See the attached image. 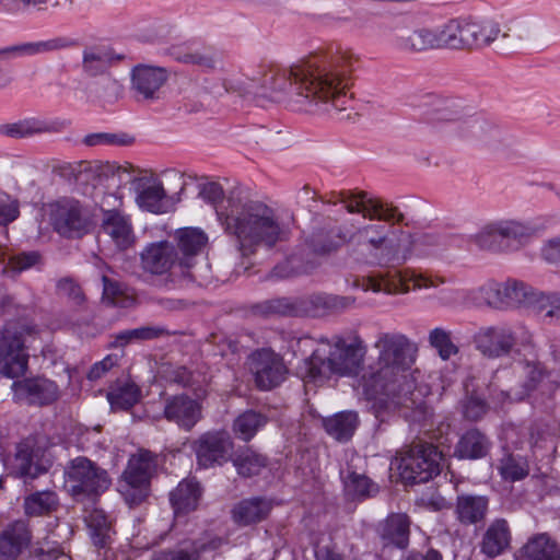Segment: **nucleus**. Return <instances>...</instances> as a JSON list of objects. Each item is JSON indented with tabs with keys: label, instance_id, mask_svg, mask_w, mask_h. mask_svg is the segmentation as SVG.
<instances>
[{
	"label": "nucleus",
	"instance_id": "nucleus-50",
	"mask_svg": "<svg viewBox=\"0 0 560 560\" xmlns=\"http://www.w3.org/2000/svg\"><path fill=\"white\" fill-rule=\"evenodd\" d=\"M86 522L94 545L97 547H105L110 538L113 529L104 511L93 510L89 514Z\"/></svg>",
	"mask_w": 560,
	"mask_h": 560
},
{
	"label": "nucleus",
	"instance_id": "nucleus-47",
	"mask_svg": "<svg viewBox=\"0 0 560 560\" xmlns=\"http://www.w3.org/2000/svg\"><path fill=\"white\" fill-rule=\"evenodd\" d=\"M168 335V330L163 326L148 325L135 329H128L118 332L112 342L113 347H125L132 341H143L158 339Z\"/></svg>",
	"mask_w": 560,
	"mask_h": 560
},
{
	"label": "nucleus",
	"instance_id": "nucleus-64",
	"mask_svg": "<svg viewBox=\"0 0 560 560\" xmlns=\"http://www.w3.org/2000/svg\"><path fill=\"white\" fill-rule=\"evenodd\" d=\"M51 0H0V11L16 14L27 11L30 8L42 10Z\"/></svg>",
	"mask_w": 560,
	"mask_h": 560
},
{
	"label": "nucleus",
	"instance_id": "nucleus-12",
	"mask_svg": "<svg viewBox=\"0 0 560 560\" xmlns=\"http://www.w3.org/2000/svg\"><path fill=\"white\" fill-rule=\"evenodd\" d=\"M408 282H412L413 290L436 288L445 282L444 278L427 273H417L413 270H387L368 278V289L387 294H405L410 291Z\"/></svg>",
	"mask_w": 560,
	"mask_h": 560
},
{
	"label": "nucleus",
	"instance_id": "nucleus-43",
	"mask_svg": "<svg viewBox=\"0 0 560 560\" xmlns=\"http://www.w3.org/2000/svg\"><path fill=\"white\" fill-rule=\"evenodd\" d=\"M267 423L268 417L265 413L250 409L235 418L233 431L238 439L248 442Z\"/></svg>",
	"mask_w": 560,
	"mask_h": 560
},
{
	"label": "nucleus",
	"instance_id": "nucleus-38",
	"mask_svg": "<svg viewBox=\"0 0 560 560\" xmlns=\"http://www.w3.org/2000/svg\"><path fill=\"white\" fill-rule=\"evenodd\" d=\"M201 490L199 483L194 479H185L170 494L174 513H188L194 511L199 502Z\"/></svg>",
	"mask_w": 560,
	"mask_h": 560
},
{
	"label": "nucleus",
	"instance_id": "nucleus-14",
	"mask_svg": "<svg viewBox=\"0 0 560 560\" xmlns=\"http://www.w3.org/2000/svg\"><path fill=\"white\" fill-rule=\"evenodd\" d=\"M49 220L55 231L66 237L81 236L89 226L82 206L73 199H62L50 205Z\"/></svg>",
	"mask_w": 560,
	"mask_h": 560
},
{
	"label": "nucleus",
	"instance_id": "nucleus-1",
	"mask_svg": "<svg viewBox=\"0 0 560 560\" xmlns=\"http://www.w3.org/2000/svg\"><path fill=\"white\" fill-rule=\"evenodd\" d=\"M358 58L348 50L315 54L289 68H275L272 101H287L301 110H346L351 104L348 90Z\"/></svg>",
	"mask_w": 560,
	"mask_h": 560
},
{
	"label": "nucleus",
	"instance_id": "nucleus-35",
	"mask_svg": "<svg viewBox=\"0 0 560 560\" xmlns=\"http://www.w3.org/2000/svg\"><path fill=\"white\" fill-rule=\"evenodd\" d=\"M520 560H560V545L546 533L537 534L522 547Z\"/></svg>",
	"mask_w": 560,
	"mask_h": 560
},
{
	"label": "nucleus",
	"instance_id": "nucleus-31",
	"mask_svg": "<svg viewBox=\"0 0 560 560\" xmlns=\"http://www.w3.org/2000/svg\"><path fill=\"white\" fill-rule=\"evenodd\" d=\"M459 139H475L490 150H499L505 145L504 132L494 124L474 115Z\"/></svg>",
	"mask_w": 560,
	"mask_h": 560
},
{
	"label": "nucleus",
	"instance_id": "nucleus-60",
	"mask_svg": "<svg viewBox=\"0 0 560 560\" xmlns=\"http://www.w3.org/2000/svg\"><path fill=\"white\" fill-rule=\"evenodd\" d=\"M84 144L89 147L107 144V145H129L133 142V138L127 133H91L84 140Z\"/></svg>",
	"mask_w": 560,
	"mask_h": 560
},
{
	"label": "nucleus",
	"instance_id": "nucleus-19",
	"mask_svg": "<svg viewBox=\"0 0 560 560\" xmlns=\"http://www.w3.org/2000/svg\"><path fill=\"white\" fill-rule=\"evenodd\" d=\"M477 349L488 358H500L511 352L516 343L513 330L504 325L482 327L475 335Z\"/></svg>",
	"mask_w": 560,
	"mask_h": 560
},
{
	"label": "nucleus",
	"instance_id": "nucleus-39",
	"mask_svg": "<svg viewBox=\"0 0 560 560\" xmlns=\"http://www.w3.org/2000/svg\"><path fill=\"white\" fill-rule=\"evenodd\" d=\"M103 229L121 250L131 247L135 243L130 219L121 213L109 214L108 218H104Z\"/></svg>",
	"mask_w": 560,
	"mask_h": 560
},
{
	"label": "nucleus",
	"instance_id": "nucleus-58",
	"mask_svg": "<svg viewBox=\"0 0 560 560\" xmlns=\"http://www.w3.org/2000/svg\"><path fill=\"white\" fill-rule=\"evenodd\" d=\"M346 490L352 498H366L377 492V487L363 475L351 472L346 481Z\"/></svg>",
	"mask_w": 560,
	"mask_h": 560
},
{
	"label": "nucleus",
	"instance_id": "nucleus-62",
	"mask_svg": "<svg viewBox=\"0 0 560 560\" xmlns=\"http://www.w3.org/2000/svg\"><path fill=\"white\" fill-rule=\"evenodd\" d=\"M463 415L470 421H477L481 419L488 411V404L485 399L471 395L467 397L462 405Z\"/></svg>",
	"mask_w": 560,
	"mask_h": 560
},
{
	"label": "nucleus",
	"instance_id": "nucleus-26",
	"mask_svg": "<svg viewBox=\"0 0 560 560\" xmlns=\"http://www.w3.org/2000/svg\"><path fill=\"white\" fill-rule=\"evenodd\" d=\"M352 226L327 224L316 229L307 240L314 253L326 254L336 250L341 245L351 244Z\"/></svg>",
	"mask_w": 560,
	"mask_h": 560
},
{
	"label": "nucleus",
	"instance_id": "nucleus-36",
	"mask_svg": "<svg viewBox=\"0 0 560 560\" xmlns=\"http://www.w3.org/2000/svg\"><path fill=\"white\" fill-rule=\"evenodd\" d=\"M271 511V503L262 498L244 499L236 503L232 510L233 521L247 526L265 520Z\"/></svg>",
	"mask_w": 560,
	"mask_h": 560
},
{
	"label": "nucleus",
	"instance_id": "nucleus-17",
	"mask_svg": "<svg viewBox=\"0 0 560 560\" xmlns=\"http://www.w3.org/2000/svg\"><path fill=\"white\" fill-rule=\"evenodd\" d=\"M154 420L162 418L190 431L201 419V406L187 395L168 396L164 400L163 412L153 415Z\"/></svg>",
	"mask_w": 560,
	"mask_h": 560
},
{
	"label": "nucleus",
	"instance_id": "nucleus-8",
	"mask_svg": "<svg viewBox=\"0 0 560 560\" xmlns=\"http://www.w3.org/2000/svg\"><path fill=\"white\" fill-rule=\"evenodd\" d=\"M442 49H474L489 45L501 30L494 22L453 19L439 26Z\"/></svg>",
	"mask_w": 560,
	"mask_h": 560
},
{
	"label": "nucleus",
	"instance_id": "nucleus-57",
	"mask_svg": "<svg viewBox=\"0 0 560 560\" xmlns=\"http://www.w3.org/2000/svg\"><path fill=\"white\" fill-rule=\"evenodd\" d=\"M275 80V67H272L250 78L248 90L256 96L266 97L272 101V88Z\"/></svg>",
	"mask_w": 560,
	"mask_h": 560
},
{
	"label": "nucleus",
	"instance_id": "nucleus-24",
	"mask_svg": "<svg viewBox=\"0 0 560 560\" xmlns=\"http://www.w3.org/2000/svg\"><path fill=\"white\" fill-rule=\"evenodd\" d=\"M141 267L152 275H164L178 267L175 247L166 241L151 243L140 254Z\"/></svg>",
	"mask_w": 560,
	"mask_h": 560
},
{
	"label": "nucleus",
	"instance_id": "nucleus-9",
	"mask_svg": "<svg viewBox=\"0 0 560 560\" xmlns=\"http://www.w3.org/2000/svg\"><path fill=\"white\" fill-rule=\"evenodd\" d=\"M35 331L24 323L8 324L0 335V374L9 378L24 375L28 366L26 338Z\"/></svg>",
	"mask_w": 560,
	"mask_h": 560
},
{
	"label": "nucleus",
	"instance_id": "nucleus-42",
	"mask_svg": "<svg viewBox=\"0 0 560 560\" xmlns=\"http://www.w3.org/2000/svg\"><path fill=\"white\" fill-rule=\"evenodd\" d=\"M504 282L488 281L481 287L471 290L469 296L477 306L505 308Z\"/></svg>",
	"mask_w": 560,
	"mask_h": 560
},
{
	"label": "nucleus",
	"instance_id": "nucleus-45",
	"mask_svg": "<svg viewBox=\"0 0 560 560\" xmlns=\"http://www.w3.org/2000/svg\"><path fill=\"white\" fill-rule=\"evenodd\" d=\"M58 495L50 490L36 491L24 498V511L28 516H40L56 511Z\"/></svg>",
	"mask_w": 560,
	"mask_h": 560
},
{
	"label": "nucleus",
	"instance_id": "nucleus-7",
	"mask_svg": "<svg viewBox=\"0 0 560 560\" xmlns=\"http://www.w3.org/2000/svg\"><path fill=\"white\" fill-rule=\"evenodd\" d=\"M110 485L107 470L85 456L71 459L65 468V488L78 501L95 499Z\"/></svg>",
	"mask_w": 560,
	"mask_h": 560
},
{
	"label": "nucleus",
	"instance_id": "nucleus-3",
	"mask_svg": "<svg viewBox=\"0 0 560 560\" xmlns=\"http://www.w3.org/2000/svg\"><path fill=\"white\" fill-rule=\"evenodd\" d=\"M226 202V207L217 209V214L243 257L256 254L259 248L272 249L290 238L289 224L265 202L233 197Z\"/></svg>",
	"mask_w": 560,
	"mask_h": 560
},
{
	"label": "nucleus",
	"instance_id": "nucleus-55",
	"mask_svg": "<svg viewBox=\"0 0 560 560\" xmlns=\"http://www.w3.org/2000/svg\"><path fill=\"white\" fill-rule=\"evenodd\" d=\"M103 300L114 306L127 307L132 303V298L129 296L122 285L108 277L103 276Z\"/></svg>",
	"mask_w": 560,
	"mask_h": 560
},
{
	"label": "nucleus",
	"instance_id": "nucleus-4",
	"mask_svg": "<svg viewBox=\"0 0 560 560\" xmlns=\"http://www.w3.org/2000/svg\"><path fill=\"white\" fill-rule=\"evenodd\" d=\"M368 347L363 339L353 335L349 339L334 336L322 338L310 358L298 368V374L305 382L323 383L332 375L355 374L364 362Z\"/></svg>",
	"mask_w": 560,
	"mask_h": 560
},
{
	"label": "nucleus",
	"instance_id": "nucleus-20",
	"mask_svg": "<svg viewBox=\"0 0 560 560\" xmlns=\"http://www.w3.org/2000/svg\"><path fill=\"white\" fill-rule=\"evenodd\" d=\"M14 398L30 405H48L59 397V388L55 382L45 377H33L12 384Z\"/></svg>",
	"mask_w": 560,
	"mask_h": 560
},
{
	"label": "nucleus",
	"instance_id": "nucleus-25",
	"mask_svg": "<svg viewBox=\"0 0 560 560\" xmlns=\"http://www.w3.org/2000/svg\"><path fill=\"white\" fill-rule=\"evenodd\" d=\"M301 315L324 317L343 312L354 304L351 296L315 293L300 298Z\"/></svg>",
	"mask_w": 560,
	"mask_h": 560
},
{
	"label": "nucleus",
	"instance_id": "nucleus-21",
	"mask_svg": "<svg viewBox=\"0 0 560 560\" xmlns=\"http://www.w3.org/2000/svg\"><path fill=\"white\" fill-rule=\"evenodd\" d=\"M394 45L410 54L442 49L439 26L402 30L395 35Z\"/></svg>",
	"mask_w": 560,
	"mask_h": 560
},
{
	"label": "nucleus",
	"instance_id": "nucleus-54",
	"mask_svg": "<svg viewBox=\"0 0 560 560\" xmlns=\"http://www.w3.org/2000/svg\"><path fill=\"white\" fill-rule=\"evenodd\" d=\"M499 470L502 478L510 481L524 479L529 472L526 459L511 454L500 460Z\"/></svg>",
	"mask_w": 560,
	"mask_h": 560
},
{
	"label": "nucleus",
	"instance_id": "nucleus-10",
	"mask_svg": "<svg viewBox=\"0 0 560 560\" xmlns=\"http://www.w3.org/2000/svg\"><path fill=\"white\" fill-rule=\"evenodd\" d=\"M156 467V456L147 450H140L129 458L118 482V491L129 505H138L148 498Z\"/></svg>",
	"mask_w": 560,
	"mask_h": 560
},
{
	"label": "nucleus",
	"instance_id": "nucleus-34",
	"mask_svg": "<svg viewBox=\"0 0 560 560\" xmlns=\"http://www.w3.org/2000/svg\"><path fill=\"white\" fill-rule=\"evenodd\" d=\"M489 500L483 495L462 494L457 497L455 514L464 525L482 522L487 515Z\"/></svg>",
	"mask_w": 560,
	"mask_h": 560
},
{
	"label": "nucleus",
	"instance_id": "nucleus-2",
	"mask_svg": "<svg viewBox=\"0 0 560 560\" xmlns=\"http://www.w3.org/2000/svg\"><path fill=\"white\" fill-rule=\"evenodd\" d=\"M373 348L376 362L362 376L369 399L389 400L401 409L402 416L415 422L425 419V388L419 387L411 372L417 351L411 340L398 331H380Z\"/></svg>",
	"mask_w": 560,
	"mask_h": 560
},
{
	"label": "nucleus",
	"instance_id": "nucleus-52",
	"mask_svg": "<svg viewBox=\"0 0 560 560\" xmlns=\"http://www.w3.org/2000/svg\"><path fill=\"white\" fill-rule=\"evenodd\" d=\"M222 544L221 538H213L209 542H202L199 545H192L191 549H179L161 551L154 555L152 560H198L201 551L207 549L214 550Z\"/></svg>",
	"mask_w": 560,
	"mask_h": 560
},
{
	"label": "nucleus",
	"instance_id": "nucleus-18",
	"mask_svg": "<svg viewBox=\"0 0 560 560\" xmlns=\"http://www.w3.org/2000/svg\"><path fill=\"white\" fill-rule=\"evenodd\" d=\"M233 443L224 431L207 432L195 442L198 465L209 468L225 463L232 451Z\"/></svg>",
	"mask_w": 560,
	"mask_h": 560
},
{
	"label": "nucleus",
	"instance_id": "nucleus-16",
	"mask_svg": "<svg viewBox=\"0 0 560 560\" xmlns=\"http://www.w3.org/2000/svg\"><path fill=\"white\" fill-rule=\"evenodd\" d=\"M472 117L470 108L460 98L440 96L434 103L431 119L435 125H445L450 136L460 138Z\"/></svg>",
	"mask_w": 560,
	"mask_h": 560
},
{
	"label": "nucleus",
	"instance_id": "nucleus-49",
	"mask_svg": "<svg viewBox=\"0 0 560 560\" xmlns=\"http://www.w3.org/2000/svg\"><path fill=\"white\" fill-rule=\"evenodd\" d=\"M113 408L127 410L140 399V388L132 382L126 381L113 388L108 395Z\"/></svg>",
	"mask_w": 560,
	"mask_h": 560
},
{
	"label": "nucleus",
	"instance_id": "nucleus-51",
	"mask_svg": "<svg viewBox=\"0 0 560 560\" xmlns=\"http://www.w3.org/2000/svg\"><path fill=\"white\" fill-rule=\"evenodd\" d=\"M233 463L241 476L252 477L258 475L261 469L266 467L267 458L264 455L247 448L237 454Z\"/></svg>",
	"mask_w": 560,
	"mask_h": 560
},
{
	"label": "nucleus",
	"instance_id": "nucleus-40",
	"mask_svg": "<svg viewBox=\"0 0 560 560\" xmlns=\"http://www.w3.org/2000/svg\"><path fill=\"white\" fill-rule=\"evenodd\" d=\"M57 131L54 124L31 117L0 126V132L10 138H26L34 135Z\"/></svg>",
	"mask_w": 560,
	"mask_h": 560
},
{
	"label": "nucleus",
	"instance_id": "nucleus-32",
	"mask_svg": "<svg viewBox=\"0 0 560 560\" xmlns=\"http://www.w3.org/2000/svg\"><path fill=\"white\" fill-rule=\"evenodd\" d=\"M411 521L405 513H392L380 525V537L385 545L406 549L409 545Z\"/></svg>",
	"mask_w": 560,
	"mask_h": 560
},
{
	"label": "nucleus",
	"instance_id": "nucleus-41",
	"mask_svg": "<svg viewBox=\"0 0 560 560\" xmlns=\"http://www.w3.org/2000/svg\"><path fill=\"white\" fill-rule=\"evenodd\" d=\"M358 416L352 411H342L324 419L326 432L339 442H347L358 427Z\"/></svg>",
	"mask_w": 560,
	"mask_h": 560
},
{
	"label": "nucleus",
	"instance_id": "nucleus-23",
	"mask_svg": "<svg viewBox=\"0 0 560 560\" xmlns=\"http://www.w3.org/2000/svg\"><path fill=\"white\" fill-rule=\"evenodd\" d=\"M515 371L524 377L522 384L523 389L510 388L509 390H498L494 385H491L490 395L493 399L501 402L522 400L530 390L535 389L546 376L544 368L537 362H521L516 365Z\"/></svg>",
	"mask_w": 560,
	"mask_h": 560
},
{
	"label": "nucleus",
	"instance_id": "nucleus-63",
	"mask_svg": "<svg viewBox=\"0 0 560 560\" xmlns=\"http://www.w3.org/2000/svg\"><path fill=\"white\" fill-rule=\"evenodd\" d=\"M39 255L36 252L21 253L14 256H10L8 266L3 269V272H15L19 273L26 270L37 264Z\"/></svg>",
	"mask_w": 560,
	"mask_h": 560
},
{
	"label": "nucleus",
	"instance_id": "nucleus-22",
	"mask_svg": "<svg viewBox=\"0 0 560 560\" xmlns=\"http://www.w3.org/2000/svg\"><path fill=\"white\" fill-rule=\"evenodd\" d=\"M166 81L167 71L162 67L137 65L131 70V90L143 100L159 98Z\"/></svg>",
	"mask_w": 560,
	"mask_h": 560
},
{
	"label": "nucleus",
	"instance_id": "nucleus-6",
	"mask_svg": "<svg viewBox=\"0 0 560 560\" xmlns=\"http://www.w3.org/2000/svg\"><path fill=\"white\" fill-rule=\"evenodd\" d=\"M535 235V228L525 222L498 220L481 226L470 236V242L480 249L501 253L525 246Z\"/></svg>",
	"mask_w": 560,
	"mask_h": 560
},
{
	"label": "nucleus",
	"instance_id": "nucleus-37",
	"mask_svg": "<svg viewBox=\"0 0 560 560\" xmlns=\"http://www.w3.org/2000/svg\"><path fill=\"white\" fill-rule=\"evenodd\" d=\"M510 528L505 520H495L487 528L480 545L481 552L494 558L501 555L510 545Z\"/></svg>",
	"mask_w": 560,
	"mask_h": 560
},
{
	"label": "nucleus",
	"instance_id": "nucleus-53",
	"mask_svg": "<svg viewBox=\"0 0 560 560\" xmlns=\"http://www.w3.org/2000/svg\"><path fill=\"white\" fill-rule=\"evenodd\" d=\"M176 60L186 65L198 66L206 70H213L220 62L219 55L210 49H194L176 55Z\"/></svg>",
	"mask_w": 560,
	"mask_h": 560
},
{
	"label": "nucleus",
	"instance_id": "nucleus-30",
	"mask_svg": "<svg viewBox=\"0 0 560 560\" xmlns=\"http://www.w3.org/2000/svg\"><path fill=\"white\" fill-rule=\"evenodd\" d=\"M13 468L16 475L25 479H35L47 470L34 441H23L18 445Z\"/></svg>",
	"mask_w": 560,
	"mask_h": 560
},
{
	"label": "nucleus",
	"instance_id": "nucleus-44",
	"mask_svg": "<svg viewBox=\"0 0 560 560\" xmlns=\"http://www.w3.org/2000/svg\"><path fill=\"white\" fill-rule=\"evenodd\" d=\"M488 448L487 438L478 430H469L459 439L455 454L459 458L476 459L483 457Z\"/></svg>",
	"mask_w": 560,
	"mask_h": 560
},
{
	"label": "nucleus",
	"instance_id": "nucleus-13",
	"mask_svg": "<svg viewBox=\"0 0 560 560\" xmlns=\"http://www.w3.org/2000/svg\"><path fill=\"white\" fill-rule=\"evenodd\" d=\"M132 185L136 191V203L141 210L164 214L175 209V198L166 191L156 174L151 172L136 177Z\"/></svg>",
	"mask_w": 560,
	"mask_h": 560
},
{
	"label": "nucleus",
	"instance_id": "nucleus-28",
	"mask_svg": "<svg viewBox=\"0 0 560 560\" xmlns=\"http://www.w3.org/2000/svg\"><path fill=\"white\" fill-rule=\"evenodd\" d=\"M74 46H77V42L74 39L67 36H56L45 40L13 45L0 50V54L16 57H34L70 49Z\"/></svg>",
	"mask_w": 560,
	"mask_h": 560
},
{
	"label": "nucleus",
	"instance_id": "nucleus-15",
	"mask_svg": "<svg viewBox=\"0 0 560 560\" xmlns=\"http://www.w3.org/2000/svg\"><path fill=\"white\" fill-rule=\"evenodd\" d=\"M250 371L255 383L262 390H270L279 386L288 374L283 359L270 349L255 351L250 355Z\"/></svg>",
	"mask_w": 560,
	"mask_h": 560
},
{
	"label": "nucleus",
	"instance_id": "nucleus-48",
	"mask_svg": "<svg viewBox=\"0 0 560 560\" xmlns=\"http://www.w3.org/2000/svg\"><path fill=\"white\" fill-rule=\"evenodd\" d=\"M257 310L266 316H301V301L300 298H277L260 303Z\"/></svg>",
	"mask_w": 560,
	"mask_h": 560
},
{
	"label": "nucleus",
	"instance_id": "nucleus-61",
	"mask_svg": "<svg viewBox=\"0 0 560 560\" xmlns=\"http://www.w3.org/2000/svg\"><path fill=\"white\" fill-rule=\"evenodd\" d=\"M20 215V201L8 195L0 194V225L7 226Z\"/></svg>",
	"mask_w": 560,
	"mask_h": 560
},
{
	"label": "nucleus",
	"instance_id": "nucleus-29",
	"mask_svg": "<svg viewBox=\"0 0 560 560\" xmlns=\"http://www.w3.org/2000/svg\"><path fill=\"white\" fill-rule=\"evenodd\" d=\"M504 284L506 307L526 305L539 311L547 310L544 298H548V294L537 291L532 285L516 279H509L504 281Z\"/></svg>",
	"mask_w": 560,
	"mask_h": 560
},
{
	"label": "nucleus",
	"instance_id": "nucleus-11",
	"mask_svg": "<svg viewBox=\"0 0 560 560\" xmlns=\"http://www.w3.org/2000/svg\"><path fill=\"white\" fill-rule=\"evenodd\" d=\"M442 453L428 443L413 444L398 464L399 476L406 485L424 483L441 471Z\"/></svg>",
	"mask_w": 560,
	"mask_h": 560
},
{
	"label": "nucleus",
	"instance_id": "nucleus-46",
	"mask_svg": "<svg viewBox=\"0 0 560 560\" xmlns=\"http://www.w3.org/2000/svg\"><path fill=\"white\" fill-rule=\"evenodd\" d=\"M113 60L112 54L104 48H86L83 51V71L90 77L104 74L112 67Z\"/></svg>",
	"mask_w": 560,
	"mask_h": 560
},
{
	"label": "nucleus",
	"instance_id": "nucleus-56",
	"mask_svg": "<svg viewBox=\"0 0 560 560\" xmlns=\"http://www.w3.org/2000/svg\"><path fill=\"white\" fill-rule=\"evenodd\" d=\"M429 342L438 350L443 360H447L458 352V348L451 339V332L443 328L432 329L429 334Z\"/></svg>",
	"mask_w": 560,
	"mask_h": 560
},
{
	"label": "nucleus",
	"instance_id": "nucleus-27",
	"mask_svg": "<svg viewBox=\"0 0 560 560\" xmlns=\"http://www.w3.org/2000/svg\"><path fill=\"white\" fill-rule=\"evenodd\" d=\"M32 541V534L27 524L16 521L9 524L0 533V558L4 560L16 559Z\"/></svg>",
	"mask_w": 560,
	"mask_h": 560
},
{
	"label": "nucleus",
	"instance_id": "nucleus-33",
	"mask_svg": "<svg viewBox=\"0 0 560 560\" xmlns=\"http://www.w3.org/2000/svg\"><path fill=\"white\" fill-rule=\"evenodd\" d=\"M176 240L182 257L178 256V268L188 269L192 267V258L207 244V235L199 229L185 228L176 232Z\"/></svg>",
	"mask_w": 560,
	"mask_h": 560
},
{
	"label": "nucleus",
	"instance_id": "nucleus-5",
	"mask_svg": "<svg viewBox=\"0 0 560 560\" xmlns=\"http://www.w3.org/2000/svg\"><path fill=\"white\" fill-rule=\"evenodd\" d=\"M416 240L411 233L374 221L352 228V254L358 259L385 264H404L413 255Z\"/></svg>",
	"mask_w": 560,
	"mask_h": 560
},
{
	"label": "nucleus",
	"instance_id": "nucleus-59",
	"mask_svg": "<svg viewBox=\"0 0 560 560\" xmlns=\"http://www.w3.org/2000/svg\"><path fill=\"white\" fill-rule=\"evenodd\" d=\"M57 293L61 298H66L69 303L79 308H84L86 298L79 283L72 278L60 279L57 283Z\"/></svg>",
	"mask_w": 560,
	"mask_h": 560
}]
</instances>
